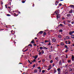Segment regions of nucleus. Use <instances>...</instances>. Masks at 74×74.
<instances>
[{
  "label": "nucleus",
  "mask_w": 74,
  "mask_h": 74,
  "mask_svg": "<svg viewBox=\"0 0 74 74\" xmlns=\"http://www.w3.org/2000/svg\"><path fill=\"white\" fill-rule=\"evenodd\" d=\"M49 58H50V59H51V55H50L49 56Z\"/></svg>",
  "instance_id": "c03bdc74"
},
{
  "label": "nucleus",
  "mask_w": 74,
  "mask_h": 74,
  "mask_svg": "<svg viewBox=\"0 0 74 74\" xmlns=\"http://www.w3.org/2000/svg\"><path fill=\"white\" fill-rule=\"evenodd\" d=\"M63 23L64 25H66V21H64L63 22Z\"/></svg>",
  "instance_id": "c85d7f7f"
},
{
  "label": "nucleus",
  "mask_w": 74,
  "mask_h": 74,
  "mask_svg": "<svg viewBox=\"0 0 74 74\" xmlns=\"http://www.w3.org/2000/svg\"><path fill=\"white\" fill-rule=\"evenodd\" d=\"M60 17V14H58L57 15V19H58Z\"/></svg>",
  "instance_id": "20e7f679"
},
{
  "label": "nucleus",
  "mask_w": 74,
  "mask_h": 74,
  "mask_svg": "<svg viewBox=\"0 0 74 74\" xmlns=\"http://www.w3.org/2000/svg\"><path fill=\"white\" fill-rule=\"evenodd\" d=\"M45 71L44 70H42V73H45Z\"/></svg>",
  "instance_id": "393cba45"
},
{
  "label": "nucleus",
  "mask_w": 74,
  "mask_h": 74,
  "mask_svg": "<svg viewBox=\"0 0 74 74\" xmlns=\"http://www.w3.org/2000/svg\"><path fill=\"white\" fill-rule=\"evenodd\" d=\"M71 42H69L68 43V44H70V43Z\"/></svg>",
  "instance_id": "e2e57ef3"
},
{
  "label": "nucleus",
  "mask_w": 74,
  "mask_h": 74,
  "mask_svg": "<svg viewBox=\"0 0 74 74\" xmlns=\"http://www.w3.org/2000/svg\"><path fill=\"white\" fill-rule=\"evenodd\" d=\"M71 37L72 38H74V35H72L71 36Z\"/></svg>",
  "instance_id": "aec40b11"
},
{
  "label": "nucleus",
  "mask_w": 74,
  "mask_h": 74,
  "mask_svg": "<svg viewBox=\"0 0 74 74\" xmlns=\"http://www.w3.org/2000/svg\"><path fill=\"white\" fill-rule=\"evenodd\" d=\"M46 34H47V33H46V32H45L44 33H43V35L44 36H45V35H46Z\"/></svg>",
  "instance_id": "cd10ccee"
},
{
  "label": "nucleus",
  "mask_w": 74,
  "mask_h": 74,
  "mask_svg": "<svg viewBox=\"0 0 74 74\" xmlns=\"http://www.w3.org/2000/svg\"><path fill=\"white\" fill-rule=\"evenodd\" d=\"M67 21L68 22H69V23H70V22H71V21L70 20H68Z\"/></svg>",
  "instance_id": "ea45409f"
},
{
  "label": "nucleus",
  "mask_w": 74,
  "mask_h": 74,
  "mask_svg": "<svg viewBox=\"0 0 74 74\" xmlns=\"http://www.w3.org/2000/svg\"><path fill=\"white\" fill-rule=\"evenodd\" d=\"M1 4H2V5H3V2H1Z\"/></svg>",
  "instance_id": "052dcab7"
},
{
  "label": "nucleus",
  "mask_w": 74,
  "mask_h": 74,
  "mask_svg": "<svg viewBox=\"0 0 74 74\" xmlns=\"http://www.w3.org/2000/svg\"><path fill=\"white\" fill-rule=\"evenodd\" d=\"M60 26H62V27L63 26V25L62 24H60Z\"/></svg>",
  "instance_id": "4c0bfd02"
},
{
  "label": "nucleus",
  "mask_w": 74,
  "mask_h": 74,
  "mask_svg": "<svg viewBox=\"0 0 74 74\" xmlns=\"http://www.w3.org/2000/svg\"><path fill=\"white\" fill-rule=\"evenodd\" d=\"M71 59H72V61H74V56H72Z\"/></svg>",
  "instance_id": "f8f14e48"
},
{
  "label": "nucleus",
  "mask_w": 74,
  "mask_h": 74,
  "mask_svg": "<svg viewBox=\"0 0 74 74\" xmlns=\"http://www.w3.org/2000/svg\"><path fill=\"white\" fill-rule=\"evenodd\" d=\"M66 58H68V57H67V54H66Z\"/></svg>",
  "instance_id": "4d7b16f0"
},
{
  "label": "nucleus",
  "mask_w": 74,
  "mask_h": 74,
  "mask_svg": "<svg viewBox=\"0 0 74 74\" xmlns=\"http://www.w3.org/2000/svg\"><path fill=\"white\" fill-rule=\"evenodd\" d=\"M56 39L55 38H53L52 39V41L53 42H55L56 41Z\"/></svg>",
  "instance_id": "39448f33"
},
{
  "label": "nucleus",
  "mask_w": 74,
  "mask_h": 74,
  "mask_svg": "<svg viewBox=\"0 0 74 74\" xmlns=\"http://www.w3.org/2000/svg\"><path fill=\"white\" fill-rule=\"evenodd\" d=\"M68 51H69L68 50L66 49L65 51V52H67Z\"/></svg>",
  "instance_id": "37998d69"
},
{
  "label": "nucleus",
  "mask_w": 74,
  "mask_h": 74,
  "mask_svg": "<svg viewBox=\"0 0 74 74\" xmlns=\"http://www.w3.org/2000/svg\"><path fill=\"white\" fill-rule=\"evenodd\" d=\"M51 67L50 66H49V68L48 69H47V70H51Z\"/></svg>",
  "instance_id": "dca6fc26"
},
{
  "label": "nucleus",
  "mask_w": 74,
  "mask_h": 74,
  "mask_svg": "<svg viewBox=\"0 0 74 74\" xmlns=\"http://www.w3.org/2000/svg\"><path fill=\"white\" fill-rule=\"evenodd\" d=\"M61 70V69H60V68H58L57 69V71H60Z\"/></svg>",
  "instance_id": "a211bd4d"
},
{
  "label": "nucleus",
  "mask_w": 74,
  "mask_h": 74,
  "mask_svg": "<svg viewBox=\"0 0 74 74\" xmlns=\"http://www.w3.org/2000/svg\"><path fill=\"white\" fill-rule=\"evenodd\" d=\"M28 61L29 63H30V61H29V60H28Z\"/></svg>",
  "instance_id": "13d9d810"
},
{
  "label": "nucleus",
  "mask_w": 74,
  "mask_h": 74,
  "mask_svg": "<svg viewBox=\"0 0 74 74\" xmlns=\"http://www.w3.org/2000/svg\"><path fill=\"white\" fill-rule=\"evenodd\" d=\"M71 23H72V24H74V22L72 21V22H71Z\"/></svg>",
  "instance_id": "603ef678"
},
{
  "label": "nucleus",
  "mask_w": 74,
  "mask_h": 74,
  "mask_svg": "<svg viewBox=\"0 0 74 74\" xmlns=\"http://www.w3.org/2000/svg\"><path fill=\"white\" fill-rule=\"evenodd\" d=\"M51 51L52 50V46H51Z\"/></svg>",
  "instance_id": "5fc2aeb1"
},
{
  "label": "nucleus",
  "mask_w": 74,
  "mask_h": 74,
  "mask_svg": "<svg viewBox=\"0 0 74 74\" xmlns=\"http://www.w3.org/2000/svg\"><path fill=\"white\" fill-rule=\"evenodd\" d=\"M62 36L61 35H58V37L59 38H62Z\"/></svg>",
  "instance_id": "423d86ee"
},
{
  "label": "nucleus",
  "mask_w": 74,
  "mask_h": 74,
  "mask_svg": "<svg viewBox=\"0 0 74 74\" xmlns=\"http://www.w3.org/2000/svg\"><path fill=\"white\" fill-rule=\"evenodd\" d=\"M22 3H25V1H22Z\"/></svg>",
  "instance_id": "8fccbe9b"
},
{
  "label": "nucleus",
  "mask_w": 74,
  "mask_h": 74,
  "mask_svg": "<svg viewBox=\"0 0 74 74\" xmlns=\"http://www.w3.org/2000/svg\"><path fill=\"white\" fill-rule=\"evenodd\" d=\"M50 63H53V60H51L50 61Z\"/></svg>",
  "instance_id": "5701e85b"
},
{
  "label": "nucleus",
  "mask_w": 74,
  "mask_h": 74,
  "mask_svg": "<svg viewBox=\"0 0 74 74\" xmlns=\"http://www.w3.org/2000/svg\"><path fill=\"white\" fill-rule=\"evenodd\" d=\"M37 58H38V56H35L34 57V58L35 60L37 59Z\"/></svg>",
  "instance_id": "0eeeda50"
},
{
  "label": "nucleus",
  "mask_w": 74,
  "mask_h": 74,
  "mask_svg": "<svg viewBox=\"0 0 74 74\" xmlns=\"http://www.w3.org/2000/svg\"><path fill=\"white\" fill-rule=\"evenodd\" d=\"M7 16H11V15L10 14H7Z\"/></svg>",
  "instance_id": "473e14b6"
},
{
  "label": "nucleus",
  "mask_w": 74,
  "mask_h": 74,
  "mask_svg": "<svg viewBox=\"0 0 74 74\" xmlns=\"http://www.w3.org/2000/svg\"><path fill=\"white\" fill-rule=\"evenodd\" d=\"M69 71H72V69L71 68H69Z\"/></svg>",
  "instance_id": "2f4dec72"
},
{
  "label": "nucleus",
  "mask_w": 74,
  "mask_h": 74,
  "mask_svg": "<svg viewBox=\"0 0 74 74\" xmlns=\"http://www.w3.org/2000/svg\"><path fill=\"white\" fill-rule=\"evenodd\" d=\"M67 16L68 17H70L71 16V15H70V14H67Z\"/></svg>",
  "instance_id": "f3484780"
},
{
  "label": "nucleus",
  "mask_w": 74,
  "mask_h": 74,
  "mask_svg": "<svg viewBox=\"0 0 74 74\" xmlns=\"http://www.w3.org/2000/svg\"><path fill=\"white\" fill-rule=\"evenodd\" d=\"M34 73H37V69H35L34 71Z\"/></svg>",
  "instance_id": "a878e982"
},
{
  "label": "nucleus",
  "mask_w": 74,
  "mask_h": 74,
  "mask_svg": "<svg viewBox=\"0 0 74 74\" xmlns=\"http://www.w3.org/2000/svg\"><path fill=\"white\" fill-rule=\"evenodd\" d=\"M40 68H41V67H39L38 68V69H40Z\"/></svg>",
  "instance_id": "49530a36"
},
{
  "label": "nucleus",
  "mask_w": 74,
  "mask_h": 74,
  "mask_svg": "<svg viewBox=\"0 0 74 74\" xmlns=\"http://www.w3.org/2000/svg\"><path fill=\"white\" fill-rule=\"evenodd\" d=\"M68 26H70V24H68Z\"/></svg>",
  "instance_id": "338daca9"
},
{
  "label": "nucleus",
  "mask_w": 74,
  "mask_h": 74,
  "mask_svg": "<svg viewBox=\"0 0 74 74\" xmlns=\"http://www.w3.org/2000/svg\"><path fill=\"white\" fill-rule=\"evenodd\" d=\"M58 3H59V2H58V1H56V3H55L56 5H57L58 4Z\"/></svg>",
  "instance_id": "4468645a"
},
{
  "label": "nucleus",
  "mask_w": 74,
  "mask_h": 74,
  "mask_svg": "<svg viewBox=\"0 0 74 74\" xmlns=\"http://www.w3.org/2000/svg\"><path fill=\"white\" fill-rule=\"evenodd\" d=\"M62 5V4L61 3H59V5L60 6H61V5Z\"/></svg>",
  "instance_id": "a18cd8bd"
},
{
  "label": "nucleus",
  "mask_w": 74,
  "mask_h": 74,
  "mask_svg": "<svg viewBox=\"0 0 74 74\" xmlns=\"http://www.w3.org/2000/svg\"><path fill=\"white\" fill-rule=\"evenodd\" d=\"M34 39H37V38H34Z\"/></svg>",
  "instance_id": "774afa93"
},
{
  "label": "nucleus",
  "mask_w": 74,
  "mask_h": 74,
  "mask_svg": "<svg viewBox=\"0 0 74 74\" xmlns=\"http://www.w3.org/2000/svg\"><path fill=\"white\" fill-rule=\"evenodd\" d=\"M66 39H69L70 38H69V37L68 36H67L66 37Z\"/></svg>",
  "instance_id": "412c9836"
},
{
  "label": "nucleus",
  "mask_w": 74,
  "mask_h": 74,
  "mask_svg": "<svg viewBox=\"0 0 74 74\" xmlns=\"http://www.w3.org/2000/svg\"><path fill=\"white\" fill-rule=\"evenodd\" d=\"M59 8V6H58L57 7V8Z\"/></svg>",
  "instance_id": "69168bd1"
},
{
  "label": "nucleus",
  "mask_w": 74,
  "mask_h": 74,
  "mask_svg": "<svg viewBox=\"0 0 74 74\" xmlns=\"http://www.w3.org/2000/svg\"><path fill=\"white\" fill-rule=\"evenodd\" d=\"M74 33V31H70L69 32V34L70 35H72Z\"/></svg>",
  "instance_id": "f03ea898"
},
{
  "label": "nucleus",
  "mask_w": 74,
  "mask_h": 74,
  "mask_svg": "<svg viewBox=\"0 0 74 74\" xmlns=\"http://www.w3.org/2000/svg\"><path fill=\"white\" fill-rule=\"evenodd\" d=\"M39 33H40V34H42V33H43V31H41L40 32H39V33L38 34H39Z\"/></svg>",
  "instance_id": "9d476101"
},
{
  "label": "nucleus",
  "mask_w": 74,
  "mask_h": 74,
  "mask_svg": "<svg viewBox=\"0 0 74 74\" xmlns=\"http://www.w3.org/2000/svg\"><path fill=\"white\" fill-rule=\"evenodd\" d=\"M62 19L64 20V19H65V18H64V17H62Z\"/></svg>",
  "instance_id": "bf43d9fd"
},
{
  "label": "nucleus",
  "mask_w": 74,
  "mask_h": 74,
  "mask_svg": "<svg viewBox=\"0 0 74 74\" xmlns=\"http://www.w3.org/2000/svg\"><path fill=\"white\" fill-rule=\"evenodd\" d=\"M40 71H39V72H41V69H40Z\"/></svg>",
  "instance_id": "0e129e2a"
},
{
  "label": "nucleus",
  "mask_w": 74,
  "mask_h": 74,
  "mask_svg": "<svg viewBox=\"0 0 74 74\" xmlns=\"http://www.w3.org/2000/svg\"><path fill=\"white\" fill-rule=\"evenodd\" d=\"M35 64L33 65L32 66V67L33 68H34V67H35Z\"/></svg>",
  "instance_id": "58836bf2"
},
{
  "label": "nucleus",
  "mask_w": 74,
  "mask_h": 74,
  "mask_svg": "<svg viewBox=\"0 0 74 74\" xmlns=\"http://www.w3.org/2000/svg\"><path fill=\"white\" fill-rule=\"evenodd\" d=\"M39 55H41V53H42V54H44V50H42L41 52L40 51H39Z\"/></svg>",
  "instance_id": "f257e3e1"
},
{
  "label": "nucleus",
  "mask_w": 74,
  "mask_h": 74,
  "mask_svg": "<svg viewBox=\"0 0 74 74\" xmlns=\"http://www.w3.org/2000/svg\"><path fill=\"white\" fill-rule=\"evenodd\" d=\"M60 44L61 45H64V44L63 42H61Z\"/></svg>",
  "instance_id": "ddd939ff"
},
{
  "label": "nucleus",
  "mask_w": 74,
  "mask_h": 74,
  "mask_svg": "<svg viewBox=\"0 0 74 74\" xmlns=\"http://www.w3.org/2000/svg\"><path fill=\"white\" fill-rule=\"evenodd\" d=\"M42 62H43L44 63V62H45V59H43L42 60Z\"/></svg>",
  "instance_id": "4be33fe9"
},
{
  "label": "nucleus",
  "mask_w": 74,
  "mask_h": 74,
  "mask_svg": "<svg viewBox=\"0 0 74 74\" xmlns=\"http://www.w3.org/2000/svg\"><path fill=\"white\" fill-rule=\"evenodd\" d=\"M54 66H55V64H54V63L53 64V67H54Z\"/></svg>",
  "instance_id": "09e8293b"
},
{
  "label": "nucleus",
  "mask_w": 74,
  "mask_h": 74,
  "mask_svg": "<svg viewBox=\"0 0 74 74\" xmlns=\"http://www.w3.org/2000/svg\"><path fill=\"white\" fill-rule=\"evenodd\" d=\"M64 47H65V48H67V46L66 45H65L64 46Z\"/></svg>",
  "instance_id": "e433bc0d"
},
{
  "label": "nucleus",
  "mask_w": 74,
  "mask_h": 74,
  "mask_svg": "<svg viewBox=\"0 0 74 74\" xmlns=\"http://www.w3.org/2000/svg\"><path fill=\"white\" fill-rule=\"evenodd\" d=\"M40 50H42V47H40Z\"/></svg>",
  "instance_id": "c756f323"
},
{
  "label": "nucleus",
  "mask_w": 74,
  "mask_h": 74,
  "mask_svg": "<svg viewBox=\"0 0 74 74\" xmlns=\"http://www.w3.org/2000/svg\"><path fill=\"white\" fill-rule=\"evenodd\" d=\"M69 12L70 13H72L73 12V11H72V10H70L69 11Z\"/></svg>",
  "instance_id": "c9c22d12"
},
{
  "label": "nucleus",
  "mask_w": 74,
  "mask_h": 74,
  "mask_svg": "<svg viewBox=\"0 0 74 74\" xmlns=\"http://www.w3.org/2000/svg\"><path fill=\"white\" fill-rule=\"evenodd\" d=\"M69 64H65V67H67V66H68V65Z\"/></svg>",
  "instance_id": "72a5a7b5"
},
{
  "label": "nucleus",
  "mask_w": 74,
  "mask_h": 74,
  "mask_svg": "<svg viewBox=\"0 0 74 74\" xmlns=\"http://www.w3.org/2000/svg\"><path fill=\"white\" fill-rule=\"evenodd\" d=\"M69 7H70V8H73V7H74V5H70Z\"/></svg>",
  "instance_id": "1a4fd4ad"
},
{
  "label": "nucleus",
  "mask_w": 74,
  "mask_h": 74,
  "mask_svg": "<svg viewBox=\"0 0 74 74\" xmlns=\"http://www.w3.org/2000/svg\"><path fill=\"white\" fill-rule=\"evenodd\" d=\"M59 32H63V30L62 29H61L59 30Z\"/></svg>",
  "instance_id": "b1692460"
},
{
  "label": "nucleus",
  "mask_w": 74,
  "mask_h": 74,
  "mask_svg": "<svg viewBox=\"0 0 74 74\" xmlns=\"http://www.w3.org/2000/svg\"><path fill=\"white\" fill-rule=\"evenodd\" d=\"M47 42H48V40H45V43Z\"/></svg>",
  "instance_id": "864d4df0"
},
{
  "label": "nucleus",
  "mask_w": 74,
  "mask_h": 74,
  "mask_svg": "<svg viewBox=\"0 0 74 74\" xmlns=\"http://www.w3.org/2000/svg\"><path fill=\"white\" fill-rule=\"evenodd\" d=\"M55 59L56 60H58V57H56L55 58Z\"/></svg>",
  "instance_id": "7c9ffc66"
},
{
  "label": "nucleus",
  "mask_w": 74,
  "mask_h": 74,
  "mask_svg": "<svg viewBox=\"0 0 74 74\" xmlns=\"http://www.w3.org/2000/svg\"><path fill=\"white\" fill-rule=\"evenodd\" d=\"M34 46H37V45L36 44H35V45L34 44Z\"/></svg>",
  "instance_id": "680f3d73"
},
{
  "label": "nucleus",
  "mask_w": 74,
  "mask_h": 74,
  "mask_svg": "<svg viewBox=\"0 0 74 74\" xmlns=\"http://www.w3.org/2000/svg\"><path fill=\"white\" fill-rule=\"evenodd\" d=\"M31 43H32V44H34V41H31Z\"/></svg>",
  "instance_id": "f704fd0d"
},
{
  "label": "nucleus",
  "mask_w": 74,
  "mask_h": 74,
  "mask_svg": "<svg viewBox=\"0 0 74 74\" xmlns=\"http://www.w3.org/2000/svg\"><path fill=\"white\" fill-rule=\"evenodd\" d=\"M71 60H69L67 61V62L68 63H71Z\"/></svg>",
  "instance_id": "9b49d317"
},
{
  "label": "nucleus",
  "mask_w": 74,
  "mask_h": 74,
  "mask_svg": "<svg viewBox=\"0 0 74 74\" xmlns=\"http://www.w3.org/2000/svg\"><path fill=\"white\" fill-rule=\"evenodd\" d=\"M44 47H42V49H45V48Z\"/></svg>",
  "instance_id": "3c124183"
},
{
  "label": "nucleus",
  "mask_w": 74,
  "mask_h": 74,
  "mask_svg": "<svg viewBox=\"0 0 74 74\" xmlns=\"http://www.w3.org/2000/svg\"><path fill=\"white\" fill-rule=\"evenodd\" d=\"M48 45H51V43L49 42V44H48Z\"/></svg>",
  "instance_id": "de8ad7c7"
},
{
  "label": "nucleus",
  "mask_w": 74,
  "mask_h": 74,
  "mask_svg": "<svg viewBox=\"0 0 74 74\" xmlns=\"http://www.w3.org/2000/svg\"><path fill=\"white\" fill-rule=\"evenodd\" d=\"M58 74H60V71H58Z\"/></svg>",
  "instance_id": "79ce46f5"
},
{
  "label": "nucleus",
  "mask_w": 74,
  "mask_h": 74,
  "mask_svg": "<svg viewBox=\"0 0 74 74\" xmlns=\"http://www.w3.org/2000/svg\"><path fill=\"white\" fill-rule=\"evenodd\" d=\"M44 48H45V49H48V48L46 47H45Z\"/></svg>",
  "instance_id": "6e6d98bb"
},
{
  "label": "nucleus",
  "mask_w": 74,
  "mask_h": 74,
  "mask_svg": "<svg viewBox=\"0 0 74 74\" xmlns=\"http://www.w3.org/2000/svg\"><path fill=\"white\" fill-rule=\"evenodd\" d=\"M54 73H55H55H56V72H57V71H56V69H54Z\"/></svg>",
  "instance_id": "6e6552de"
},
{
  "label": "nucleus",
  "mask_w": 74,
  "mask_h": 74,
  "mask_svg": "<svg viewBox=\"0 0 74 74\" xmlns=\"http://www.w3.org/2000/svg\"><path fill=\"white\" fill-rule=\"evenodd\" d=\"M62 61L63 63H65V62H64V60L62 59Z\"/></svg>",
  "instance_id": "a19ab883"
},
{
  "label": "nucleus",
  "mask_w": 74,
  "mask_h": 74,
  "mask_svg": "<svg viewBox=\"0 0 74 74\" xmlns=\"http://www.w3.org/2000/svg\"><path fill=\"white\" fill-rule=\"evenodd\" d=\"M24 49H24L23 50V52H26V51H27V50H28V49H27L26 50H25L24 51H23V50H24Z\"/></svg>",
  "instance_id": "2eb2a0df"
},
{
  "label": "nucleus",
  "mask_w": 74,
  "mask_h": 74,
  "mask_svg": "<svg viewBox=\"0 0 74 74\" xmlns=\"http://www.w3.org/2000/svg\"><path fill=\"white\" fill-rule=\"evenodd\" d=\"M59 10H57L54 13L55 14H59Z\"/></svg>",
  "instance_id": "7ed1b4c3"
},
{
  "label": "nucleus",
  "mask_w": 74,
  "mask_h": 74,
  "mask_svg": "<svg viewBox=\"0 0 74 74\" xmlns=\"http://www.w3.org/2000/svg\"><path fill=\"white\" fill-rule=\"evenodd\" d=\"M61 64H62V62H61V61H60L59 62V65H61Z\"/></svg>",
  "instance_id": "6ab92c4d"
},
{
  "label": "nucleus",
  "mask_w": 74,
  "mask_h": 74,
  "mask_svg": "<svg viewBox=\"0 0 74 74\" xmlns=\"http://www.w3.org/2000/svg\"><path fill=\"white\" fill-rule=\"evenodd\" d=\"M36 61V60L35 59H34L33 60V61H32V62H35Z\"/></svg>",
  "instance_id": "bb28decb"
}]
</instances>
